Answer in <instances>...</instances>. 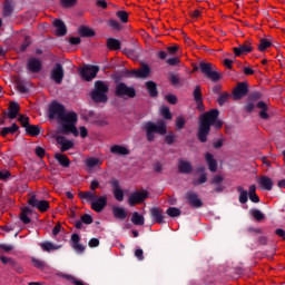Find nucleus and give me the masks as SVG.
<instances>
[{"label": "nucleus", "instance_id": "nucleus-1", "mask_svg": "<svg viewBox=\"0 0 285 285\" xmlns=\"http://www.w3.org/2000/svg\"><path fill=\"white\" fill-rule=\"evenodd\" d=\"M49 119H58V132L60 135H73L79 137V129H77V121L79 117L77 112H66V107L57 100L49 105L48 109Z\"/></svg>", "mask_w": 285, "mask_h": 285}, {"label": "nucleus", "instance_id": "nucleus-2", "mask_svg": "<svg viewBox=\"0 0 285 285\" xmlns=\"http://www.w3.org/2000/svg\"><path fill=\"white\" fill-rule=\"evenodd\" d=\"M218 117V109H212L199 116L197 139L200 144H206V141H208V136L210 135V128H213V126L216 130H222L224 122L219 120Z\"/></svg>", "mask_w": 285, "mask_h": 285}, {"label": "nucleus", "instance_id": "nucleus-3", "mask_svg": "<svg viewBox=\"0 0 285 285\" xmlns=\"http://www.w3.org/2000/svg\"><path fill=\"white\" fill-rule=\"evenodd\" d=\"M78 197L86 199V202H91V210H95V213H101L108 206V196L106 195L97 196L92 191H79Z\"/></svg>", "mask_w": 285, "mask_h": 285}, {"label": "nucleus", "instance_id": "nucleus-4", "mask_svg": "<svg viewBox=\"0 0 285 285\" xmlns=\"http://www.w3.org/2000/svg\"><path fill=\"white\" fill-rule=\"evenodd\" d=\"M142 130L146 132V139L149 142L155 141V135H166L168 132V129L166 127V122L164 120L159 121L158 124H155L153 121H146L142 125Z\"/></svg>", "mask_w": 285, "mask_h": 285}, {"label": "nucleus", "instance_id": "nucleus-5", "mask_svg": "<svg viewBox=\"0 0 285 285\" xmlns=\"http://www.w3.org/2000/svg\"><path fill=\"white\" fill-rule=\"evenodd\" d=\"M110 87L102 80H97L94 85V90L90 92V98L94 104H108V91Z\"/></svg>", "mask_w": 285, "mask_h": 285}, {"label": "nucleus", "instance_id": "nucleus-6", "mask_svg": "<svg viewBox=\"0 0 285 285\" xmlns=\"http://www.w3.org/2000/svg\"><path fill=\"white\" fill-rule=\"evenodd\" d=\"M199 71L206 79L213 81V83H217V81L222 79V75L217 71V67L210 62H199Z\"/></svg>", "mask_w": 285, "mask_h": 285}, {"label": "nucleus", "instance_id": "nucleus-7", "mask_svg": "<svg viewBox=\"0 0 285 285\" xmlns=\"http://www.w3.org/2000/svg\"><path fill=\"white\" fill-rule=\"evenodd\" d=\"M115 95L119 99H135L137 90L135 87L126 85V82H118L115 87Z\"/></svg>", "mask_w": 285, "mask_h": 285}, {"label": "nucleus", "instance_id": "nucleus-8", "mask_svg": "<svg viewBox=\"0 0 285 285\" xmlns=\"http://www.w3.org/2000/svg\"><path fill=\"white\" fill-rule=\"evenodd\" d=\"M63 77H66L63 65L57 62L51 69L50 79L60 86V83H63Z\"/></svg>", "mask_w": 285, "mask_h": 285}, {"label": "nucleus", "instance_id": "nucleus-9", "mask_svg": "<svg viewBox=\"0 0 285 285\" xmlns=\"http://www.w3.org/2000/svg\"><path fill=\"white\" fill-rule=\"evenodd\" d=\"M98 72H99V66L87 65L81 69L80 76L82 77V79H85V81H92V79L97 77Z\"/></svg>", "mask_w": 285, "mask_h": 285}, {"label": "nucleus", "instance_id": "nucleus-10", "mask_svg": "<svg viewBox=\"0 0 285 285\" xmlns=\"http://www.w3.org/2000/svg\"><path fill=\"white\" fill-rule=\"evenodd\" d=\"M28 204L32 208H37L40 213H48L50 209V203L48 200H39L35 195L29 198Z\"/></svg>", "mask_w": 285, "mask_h": 285}, {"label": "nucleus", "instance_id": "nucleus-11", "mask_svg": "<svg viewBox=\"0 0 285 285\" xmlns=\"http://www.w3.org/2000/svg\"><path fill=\"white\" fill-rule=\"evenodd\" d=\"M148 191L142 190V191H136L131 194L128 198V204L129 206H137V204H144L146 199H148Z\"/></svg>", "mask_w": 285, "mask_h": 285}, {"label": "nucleus", "instance_id": "nucleus-12", "mask_svg": "<svg viewBox=\"0 0 285 285\" xmlns=\"http://www.w3.org/2000/svg\"><path fill=\"white\" fill-rule=\"evenodd\" d=\"M20 110H21V106L19 105V102L10 101L7 111L3 110V115L8 119H11V120L17 119V117H19V111Z\"/></svg>", "mask_w": 285, "mask_h": 285}, {"label": "nucleus", "instance_id": "nucleus-13", "mask_svg": "<svg viewBox=\"0 0 285 285\" xmlns=\"http://www.w3.org/2000/svg\"><path fill=\"white\" fill-rule=\"evenodd\" d=\"M248 95V82H238L233 90V98L235 100L244 99Z\"/></svg>", "mask_w": 285, "mask_h": 285}, {"label": "nucleus", "instance_id": "nucleus-14", "mask_svg": "<svg viewBox=\"0 0 285 285\" xmlns=\"http://www.w3.org/2000/svg\"><path fill=\"white\" fill-rule=\"evenodd\" d=\"M41 68H43V65L39 58L31 57L27 60V69L29 72L37 75L41 72Z\"/></svg>", "mask_w": 285, "mask_h": 285}, {"label": "nucleus", "instance_id": "nucleus-15", "mask_svg": "<svg viewBox=\"0 0 285 285\" xmlns=\"http://www.w3.org/2000/svg\"><path fill=\"white\" fill-rule=\"evenodd\" d=\"M186 199L189 206H191V208H202V206H204V202L199 198V196L195 191H187Z\"/></svg>", "mask_w": 285, "mask_h": 285}, {"label": "nucleus", "instance_id": "nucleus-16", "mask_svg": "<svg viewBox=\"0 0 285 285\" xmlns=\"http://www.w3.org/2000/svg\"><path fill=\"white\" fill-rule=\"evenodd\" d=\"M52 26L55 28L56 37H66V35H68V27H66V22H63V20L56 19L53 20Z\"/></svg>", "mask_w": 285, "mask_h": 285}, {"label": "nucleus", "instance_id": "nucleus-17", "mask_svg": "<svg viewBox=\"0 0 285 285\" xmlns=\"http://www.w3.org/2000/svg\"><path fill=\"white\" fill-rule=\"evenodd\" d=\"M235 57H242V55H248L253 52V46H250V40H246L243 45L235 47L233 49Z\"/></svg>", "mask_w": 285, "mask_h": 285}, {"label": "nucleus", "instance_id": "nucleus-18", "mask_svg": "<svg viewBox=\"0 0 285 285\" xmlns=\"http://www.w3.org/2000/svg\"><path fill=\"white\" fill-rule=\"evenodd\" d=\"M149 215L154 224H164V209L159 207H151L149 209Z\"/></svg>", "mask_w": 285, "mask_h": 285}, {"label": "nucleus", "instance_id": "nucleus-19", "mask_svg": "<svg viewBox=\"0 0 285 285\" xmlns=\"http://www.w3.org/2000/svg\"><path fill=\"white\" fill-rule=\"evenodd\" d=\"M56 141L59 146H61L60 151L66 153L67 150H70L71 148H75V142L72 140L66 139L63 136H56Z\"/></svg>", "mask_w": 285, "mask_h": 285}, {"label": "nucleus", "instance_id": "nucleus-20", "mask_svg": "<svg viewBox=\"0 0 285 285\" xmlns=\"http://www.w3.org/2000/svg\"><path fill=\"white\" fill-rule=\"evenodd\" d=\"M257 181L263 190H267V191L273 190V186H274L273 178L268 176H261L257 179Z\"/></svg>", "mask_w": 285, "mask_h": 285}, {"label": "nucleus", "instance_id": "nucleus-21", "mask_svg": "<svg viewBox=\"0 0 285 285\" xmlns=\"http://www.w3.org/2000/svg\"><path fill=\"white\" fill-rule=\"evenodd\" d=\"M205 161L207 163L210 173H217V160L215 159V156H213V154L206 153Z\"/></svg>", "mask_w": 285, "mask_h": 285}, {"label": "nucleus", "instance_id": "nucleus-22", "mask_svg": "<svg viewBox=\"0 0 285 285\" xmlns=\"http://www.w3.org/2000/svg\"><path fill=\"white\" fill-rule=\"evenodd\" d=\"M178 170L181 175H190L193 173V165L186 160L178 161Z\"/></svg>", "mask_w": 285, "mask_h": 285}, {"label": "nucleus", "instance_id": "nucleus-23", "mask_svg": "<svg viewBox=\"0 0 285 285\" xmlns=\"http://www.w3.org/2000/svg\"><path fill=\"white\" fill-rule=\"evenodd\" d=\"M110 153H112V155H121L122 157H126V155H130V149L120 145H114L110 147Z\"/></svg>", "mask_w": 285, "mask_h": 285}, {"label": "nucleus", "instance_id": "nucleus-24", "mask_svg": "<svg viewBox=\"0 0 285 285\" xmlns=\"http://www.w3.org/2000/svg\"><path fill=\"white\" fill-rule=\"evenodd\" d=\"M134 75H136L138 79H146L150 77V67L148 65H142L139 70L134 71Z\"/></svg>", "mask_w": 285, "mask_h": 285}, {"label": "nucleus", "instance_id": "nucleus-25", "mask_svg": "<svg viewBox=\"0 0 285 285\" xmlns=\"http://www.w3.org/2000/svg\"><path fill=\"white\" fill-rule=\"evenodd\" d=\"M19 130V125L13 122L10 127H3L0 130L1 137H8V135H14Z\"/></svg>", "mask_w": 285, "mask_h": 285}, {"label": "nucleus", "instance_id": "nucleus-26", "mask_svg": "<svg viewBox=\"0 0 285 285\" xmlns=\"http://www.w3.org/2000/svg\"><path fill=\"white\" fill-rule=\"evenodd\" d=\"M24 130L29 137H39L41 135V126L39 125H29Z\"/></svg>", "mask_w": 285, "mask_h": 285}, {"label": "nucleus", "instance_id": "nucleus-27", "mask_svg": "<svg viewBox=\"0 0 285 285\" xmlns=\"http://www.w3.org/2000/svg\"><path fill=\"white\" fill-rule=\"evenodd\" d=\"M146 88L149 97H159V91L157 90V83L153 80L146 82Z\"/></svg>", "mask_w": 285, "mask_h": 285}, {"label": "nucleus", "instance_id": "nucleus-28", "mask_svg": "<svg viewBox=\"0 0 285 285\" xmlns=\"http://www.w3.org/2000/svg\"><path fill=\"white\" fill-rule=\"evenodd\" d=\"M256 108H258L261 111H259V117L261 119H268L269 116H268V105L264 101H258L256 104Z\"/></svg>", "mask_w": 285, "mask_h": 285}, {"label": "nucleus", "instance_id": "nucleus-29", "mask_svg": "<svg viewBox=\"0 0 285 285\" xmlns=\"http://www.w3.org/2000/svg\"><path fill=\"white\" fill-rule=\"evenodd\" d=\"M55 159L62 166V168H70V158L63 154H56Z\"/></svg>", "mask_w": 285, "mask_h": 285}, {"label": "nucleus", "instance_id": "nucleus-30", "mask_svg": "<svg viewBox=\"0 0 285 285\" xmlns=\"http://www.w3.org/2000/svg\"><path fill=\"white\" fill-rule=\"evenodd\" d=\"M112 214L116 219L124 220L128 217V212H126V209H124V207H114Z\"/></svg>", "mask_w": 285, "mask_h": 285}, {"label": "nucleus", "instance_id": "nucleus-31", "mask_svg": "<svg viewBox=\"0 0 285 285\" xmlns=\"http://www.w3.org/2000/svg\"><path fill=\"white\" fill-rule=\"evenodd\" d=\"M237 193H239L238 202L239 204H247L248 203V190L244 189L242 186L236 187Z\"/></svg>", "mask_w": 285, "mask_h": 285}, {"label": "nucleus", "instance_id": "nucleus-32", "mask_svg": "<svg viewBox=\"0 0 285 285\" xmlns=\"http://www.w3.org/2000/svg\"><path fill=\"white\" fill-rule=\"evenodd\" d=\"M40 247L42 248V250L50 253L51 250H59V248H61V245H55L52 244V242L46 240L40 244Z\"/></svg>", "mask_w": 285, "mask_h": 285}, {"label": "nucleus", "instance_id": "nucleus-33", "mask_svg": "<svg viewBox=\"0 0 285 285\" xmlns=\"http://www.w3.org/2000/svg\"><path fill=\"white\" fill-rule=\"evenodd\" d=\"M131 222L134 223L135 226H144V224H146V219L144 218V216L139 214V212L132 213Z\"/></svg>", "mask_w": 285, "mask_h": 285}, {"label": "nucleus", "instance_id": "nucleus-34", "mask_svg": "<svg viewBox=\"0 0 285 285\" xmlns=\"http://www.w3.org/2000/svg\"><path fill=\"white\" fill-rule=\"evenodd\" d=\"M28 86H30L28 81L21 79L17 80V88L18 91L21 92V95H27V92H30Z\"/></svg>", "mask_w": 285, "mask_h": 285}, {"label": "nucleus", "instance_id": "nucleus-35", "mask_svg": "<svg viewBox=\"0 0 285 285\" xmlns=\"http://www.w3.org/2000/svg\"><path fill=\"white\" fill-rule=\"evenodd\" d=\"M107 48L109 50H121V42L115 38L107 39Z\"/></svg>", "mask_w": 285, "mask_h": 285}, {"label": "nucleus", "instance_id": "nucleus-36", "mask_svg": "<svg viewBox=\"0 0 285 285\" xmlns=\"http://www.w3.org/2000/svg\"><path fill=\"white\" fill-rule=\"evenodd\" d=\"M78 35L80 37H95V30L86 27V26H81L79 29H78Z\"/></svg>", "mask_w": 285, "mask_h": 285}, {"label": "nucleus", "instance_id": "nucleus-37", "mask_svg": "<svg viewBox=\"0 0 285 285\" xmlns=\"http://www.w3.org/2000/svg\"><path fill=\"white\" fill-rule=\"evenodd\" d=\"M271 46H273V43L271 41H268V39L262 38L259 40L258 50H259V52H264L265 50H268V48H271Z\"/></svg>", "mask_w": 285, "mask_h": 285}, {"label": "nucleus", "instance_id": "nucleus-38", "mask_svg": "<svg viewBox=\"0 0 285 285\" xmlns=\"http://www.w3.org/2000/svg\"><path fill=\"white\" fill-rule=\"evenodd\" d=\"M18 121L22 126V128H24V130H26L28 128V126L30 125V117L21 114L18 117Z\"/></svg>", "mask_w": 285, "mask_h": 285}, {"label": "nucleus", "instance_id": "nucleus-39", "mask_svg": "<svg viewBox=\"0 0 285 285\" xmlns=\"http://www.w3.org/2000/svg\"><path fill=\"white\" fill-rule=\"evenodd\" d=\"M166 215H168V217H179V215H181V209L177 207H169L166 210Z\"/></svg>", "mask_w": 285, "mask_h": 285}, {"label": "nucleus", "instance_id": "nucleus-40", "mask_svg": "<svg viewBox=\"0 0 285 285\" xmlns=\"http://www.w3.org/2000/svg\"><path fill=\"white\" fill-rule=\"evenodd\" d=\"M252 217H254V219H256V222H262V219H264V213H262V210L259 209H250L249 210Z\"/></svg>", "mask_w": 285, "mask_h": 285}, {"label": "nucleus", "instance_id": "nucleus-41", "mask_svg": "<svg viewBox=\"0 0 285 285\" xmlns=\"http://www.w3.org/2000/svg\"><path fill=\"white\" fill-rule=\"evenodd\" d=\"M12 3L10 1H6L3 4V16L4 17H10V14H12Z\"/></svg>", "mask_w": 285, "mask_h": 285}, {"label": "nucleus", "instance_id": "nucleus-42", "mask_svg": "<svg viewBox=\"0 0 285 285\" xmlns=\"http://www.w3.org/2000/svg\"><path fill=\"white\" fill-rule=\"evenodd\" d=\"M193 97H194V101H200L202 99H204L203 95H202V87L200 86H196L194 91H193Z\"/></svg>", "mask_w": 285, "mask_h": 285}, {"label": "nucleus", "instance_id": "nucleus-43", "mask_svg": "<svg viewBox=\"0 0 285 285\" xmlns=\"http://www.w3.org/2000/svg\"><path fill=\"white\" fill-rule=\"evenodd\" d=\"M116 17L119 18L121 23H128V11H125V10L117 11Z\"/></svg>", "mask_w": 285, "mask_h": 285}, {"label": "nucleus", "instance_id": "nucleus-44", "mask_svg": "<svg viewBox=\"0 0 285 285\" xmlns=\"http://www.w3.org/2000/svg\"><path fill=\"white\" fill-rule=\"evenodd\" d=\"M101 164V160H99L98 158H88L86 160V166L88 168H95L97 166H99Z\"/></svg>", "mask_w": 285, "mask_h": 285}, {"label": "nucleus", "instance_id": "nucleus-45", "mask_svg": "<svg viewBox=\"0 0 285 285\" xmlns=\"http://www.w3.org/2000/svg\"><path fill=\"white\" fill-rule=\"evenodd\" d=\"M186 126V119L183 116L176 118V130H184Z\"/></svg>", "mask_w": 285, "mask_h": 285}, {"label": "nucleus", "instance_id": "nucleus-46", "mask_svg": "<svg viewBox=\"0 0 285 285\" xmlns=\"http://www.w3.org/2000/svg\"><path fill=\"white\" fill-rule=\"evenodd\" d=\"M109 185L111 186L112 193L121 190V186L119 185V180L117 178H111L109 180Z\"/></svg>", "mask_w": 285, "mask_h": 285}, {"label": "nucleus", "instance_id": "nucleus-47", "mask_svg": "<svg viewBox=\"0 0 285 285\" xmlns=\"http://www.w3.org/2000/svg\"><path fill=\"white\" fill-rule=\"evenodd\" d=\"M60 6L63 8H75L77 6V0H60Z\"/></svg>", "mask_w": 285, "mask_h": 285}, {"label": "nucleus", "instance_id": "nucleus-48", "mask_svg": "<svg viewBox=\"0 0 285 285\" xmlns=\"http://www.w3.org/2000/svg\"><path fill=\"white\" fill-rule=\"evenodd\" d=\"M108 27L112 28V30H121V24L119 23V21L115 20V19H110L108 20Z\"/></svg>", "mask_w": 285, "mask_h": 285}, {"label": "nucleus", "instance_id": "nucleus-49", "mask_svg": "<svg viewBox=\"0 0 285 285\" xmlns=\"http://www.w3.org/2000/svg\"><path fill=\"white\" fill-rule=\"evenodd\" d=\"M228 97H230L228 92L222 94L217 99L218 105L224 106L228 101Z\"/></svg>", "mask_w": 285, "mask_h": 285}, {"label": "nucleus", "instance_id": "nucleus-50", "mask_svg": "<svg viewBox=\"0 0 285 285\" xmlns=\"http://www.w3.org/2000/svg\"><path fill=\"white\" fill-rule=\"evenodd\" d=\"M160 112H161V116L164 117V119H173V114H170V108L163 107Z\"/></svg>", "mask_w": 285, "mask_h": 285}, {"label": "nucleus", "instance_id": "nucleus-51", "mask_svg": "<svg viewBox=\"0 0 285 285\" xmlns=\"http://www.w3.org/2000/svg\"><path fill=\"white\" fill-rule=\"evenodd\" d=\"M165 144H167V146H173L175 144V134L169 132L168 135H166Z\"/></svg>", "mask_w": 285, "mask_h": 285}, {"label": "nucleus", "instance_id": "nucleus-52", "mask_svg": "<svg viewBox=\"0 0 285 285\" xmlns=\"http://www.w3.org/2000/svg\"><path fill=\"white\" fill-rule=\"evenodd\" d=\"M112 195L117 202L124 200V189H116V191H112Z\"/></svg>", "mask_w": 285, "mask_h": 285}, {"label": "nucleus", "instance_id": "nucleus-53", "mask_svg": "<svg viewBox=\"0 0 285 285\" xmlns=\"http://www.w3.org/2000/svg\"><path fill=\"white\" fill-rule=\"evenodd\" d=\"M32 264L36 268H39L40 271H43V268H46V263H43V261L32 258Z\"/></svg>", "mask_w": 285, "mask_h": 285}, {"label": "nucleus", "instance_id": "nucleus-54", "mask_svg": "<svg viewBox=\"0 0 285 285\" xmlns=\"http://www.w3.org/2000/svg\"><path fill=\"white\" fill-rule=\"evenodd\" d=\"M80 220L82 222V224L90 225V224H92V216H90V214H83L80 217Z\"/></svg>", "mask_w": 285, "mask_h": 285}, {"label": "nucleus", "instance_id": "nucleus-55", "mask_svg": "<svg viewBox=\"0 0 285 285\" xmlns=\"http://www.w3.org/2000/svg\"><path fill=\"white\" fill-rule=\"evenodd\" d=\"M169 81H170L171 86H179V76L171 73L169 76Z\"/></svg>", "mask_w": 285, "mask_h": 285}, {"label": "nucleus", "instance_id": "nucleus-56", "mask_svg": "<svg viewBox=\"0 0 285 285\" xmlns=\"http://www.w3.org/2000/svg\"><path fill=\"white\" fill-rule=\"evenodd\" d=\"M28 47H30V37H26L23 43L20 46L21 52H26L28 50Z\"/></svg>", "mask_w": 285, "mask_h": 285}, {"label": "nucleus", "instance_id": "nucleus-57", "mask_svg": "<svg viewBox=\"0 0 285 285\" xmlns=\"http://www.w3.org/2000/svg\"><path fill=\"white\" fill-rule=\"evenodd\" d=\"M36 155L37 157H40V159H43L46 157V149L43 147H36Z\"/></svg>", "mask_w": 285, "mask_h": 285}, {"label": "nucleus", "instance_id": "nucleus-58", "mask_svg": "<svg viewBox=\"0 0 285 285\" xmlns=\"http://www.w3.org/2000/svg\"><path fill=\"white\" fill-rule=\"evenodd\" d=\"M67 279L71 283V284H75V285H85L83 282L75 278L72 275H67L66 276Z\"/></svg>", "mask_w": 285, "mask_h": 285}, {"label": "nucleus", "instance_id": "nucleus-59", "mask_svg": "<svg viewBox=\"0 0 285 285\" xmlns=\"http://www.w3.org/2000/svg\"><path fill=\"white\" fill-rule=\"evenodd\" d=\"M166 99L168 104H171V106H175L177 104V96L169 94L166 96Z\"/></svg>", "mask_w": 285, "mask_h": 285}, {"label": "nucleus", "instance_id": "nucleus-60", "mask_svg": "<svg viewBox=\"0 0 285 285\" xmlns=\"http://www.w3.org/2000/svg\"><path fill=\"white\" fill-rule=\"evenodd\" d=\"M222 181H224V177H222L220 175H216L212 179V184H214L215 186H219Z\"/></svg>", "mask_w": 285, "mask_h": 285}, {"label": "nucleus", "instance_id": "nucleus-61", "mask_svg": "<svg viewBox=\"0 0 285 285\" xmlns=\"http://www.w3.org/2000/svg\"><path fill=\"white\" fill-rule=\"evenodd\" d=\"M245 112H253L255 110V102H247L244 107Z\"/></svg>", "mask_w": 285, "mask_h": 285}, {"label": "nucleus", "instance_id": "nucleus-62", "mask_svg": "<svg viewBox=\"0 0 285 285\" xmlns=\"http://www.w3.org/2000/svg\"><path fill=\"white\" fill-rule=\"evenodd\" d=\"M20 219L22 224H30L31 219L28 217V214H23V212L20 213Z\"/></svg>", "mask_w": 285, "mask_h": 285}, {"label": "nucleus", "instance_id": "nucleus-63", "mask_svg": "<svg viewBox=\"0 0 285 285\" xmlns=\"http://www.w3.org/2000/svg\"><path fill=\"white\" fill-rule=\"evenodd\" d=\"M167 63H168V66H178L179 65V58H177V57L169 58V59H167Z\"/></svg>", "mask_w": 285, "mask_h": 285}, {"label": "nucleus", "instance_id": "nucleus-64", "mask_svg": "<svg viewBox=\"0 0 285 285\" xmlns=\"http://www.w3.org/2000/svg\"><path fill=\"white\" fill-rule=\"evenodd\" d=\"M10 171H8V170H1L0 171V179L2 180V181H6V179H9V177H10Z\"/></svg>", "mask_w": 285, "mask_h": 285}]
</instances>
